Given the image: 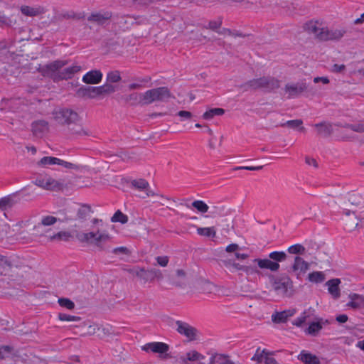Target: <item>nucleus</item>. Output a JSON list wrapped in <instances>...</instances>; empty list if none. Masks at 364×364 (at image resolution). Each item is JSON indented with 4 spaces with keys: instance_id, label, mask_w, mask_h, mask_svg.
Listing matches in <instances>:
<instances>
[{
    "instance_id": "5701e85b",
    "label": "nucleus",
    "mask_w": 364,
    "mask_h": 364,
    "mask_svg": "<svg viewBox=\"0 0 364 364\" xmlns=\"http://www.w3.org/2000/svg\"><path fill=\"white\" fill-rule=\"evenodd\" d=\"M132 185L140 191H144L147 196L154 195V192L149 188V183L144 179L134 180Z\"/></svg>"
},
{
    "instance_id": "473e14b6",
    "label": "nucleus",
    "mask_w": 364,
    "mask_h": 364,
    "mask_svg": "<svg viewBox=\"0 0 364 364\" xmlns=\"http://www.w3.org/2000/svg\"><path fill=\"white\" fill-rule=\"evenodd\" d=\"M269 353L267 352L265 349L261 350L259 348L257 349L255 355L252 358V360H255L258 363H261L263 360L265 361L266 356H269Z\"/></svg>"
},
{
    "instance_id": "4c0bfd02",
    "label": "nucleus",
    "mask_w": 364,
    "mask_h": 364,
    "mask_svg": "<svg viewBox=\"0 0 364 364\" xmlns=\"http://www.w3.org/2000/svg\"><path fill=\"white\" fill-rule=\"evenodd\" d=\"M286 92L290 97L301 92V88L299 87L296 85H287L286 86Z\"/></svg>"
},
{
    "instance_id": "4468645a",
    "label": "nucleus",
    "mask_w": 364,
    "mask_h": 364,
    "mask_svg": "<svg viewBox=\"0 0 364 364\" xmlns=\"http://www.w3.org/2000/svg\"><path fill=\"white\" fill-rule=\"evenodd\" d=\"M349 299L350 301L347 303L348 307L353 309L364 307V296L358 294H350Z\"/></svg>"
},
{
    "instance_id": "aec40b11",
    "label": "nucleus",
    "mask_w": 364,
    "mask_h": 364,
    "mask_svg": "<svg viewBox=\"0 0 364 364\" xmlns=\"http://www.w3.org/2000/svg\"><path fill=\"white\" fill-rule=\"evenodd\" d=\"M346 33V30L342 28L329 29L327 28L326 34L324 38V41L329 40H339L343 37Z\"/></svg>"
},
{
    "instance_id": "603ef678",
    "label": "nucleus",
    "mask_w": 364,
    "mask_h": 364,
    "mask_svg": "<svg viewBox=\"0 0 364 364\" xmlns=\"http://www.w3.org/2000/svg\"><path fill=\"white\" fill-rule=\"evenodd\" d=\"M99 330V326L96 324L90 325L88 327V331L85 335L92 336L94 335L97 331Z\"/></svg>"
},
{
    "instance_id": "20e7f679",
    "label": "nucleus",
    "mask_w": 364,
    "mask_h": 364,
    "mask_svg": "<svg viewBox=\"0 0 364 364\" xmlns=\"http://www.w3.org/2000/svg\"><path fill=\"white\" fill-rule=\"evenodd\" d=\"M35 185L47 191H58L62 188V183L49 176H41L38 177Z\"/></svg>"
},
{
    "instance_id": "423d86ee",
    "label": "nucleus",
    "mask_w": 364,
    "mask_h": 364,
    "mask_svg": "<svg viewBox=\"0 0 364 364\" xmlns=\"http://www.w3.org/2000/svg\"><path fill=\"white\" fill-rule=\"evenodd\" d=\"M184 364H205V356L196 350H191L181 357Z\"/></svg>"
},
{
    "instance_id": "6ab92c4d",
    "label": "nucleus",
    "mask_w": 364,
    "mask_h": 364,
    "mask_svg": "<svg viewBox=\"0 0 364 364\" xmlns=\"http://www.w3.org/2000/svg\"><path fill=\"white\" fill-rule=\"evenodd\" d=\"M110 17L111 13L108 11H100L92 14L88 17V21L101 24L108 20Z\"/></svg>"
},
{
    "instance_id": "13d9d810",
    "label": "nucleus",
    "mask_w": 364,
    "mask_h": 364,
    "mask_svg": "<svg viewBox=\"0 0 364 364\" xmlns=\"http://www.w3.org/2000/svg\"><path fill=\"white\" fill-rule=\"evenodd\" d=\"M239 246L237 244H230L227 246L226 251L228 252H233L238 250Z\"/></svg>"
},
{
    "instance_id": "dca6fc26",
    "label": "nucleus",
    "mask_w": 364,
    "mask_h": 364,
    "mask_svg": "<svg viewBox=\"0 0 364 364\" xmlns=\"http://www.w3.org/2000/svg\"><path fill=\"white\" fill-rule=\"evenodd\" d=\"M340 284L341 280L339 279H332L326 284L329 294L335 299H338L340 296Z\"/></svg>"
},
{
    "instance_id": "c85d7f7f",
    "label": "nucleus",
    "mask_w": 364,
    "mask_h": 364,
    "mask_svg": "<svg viewBox=\"0 0 364 364\" xmlns=\"http://www.w3.org/2000/svg\"><path fill=\"white\" fill-rule=\"evenodd\" d=\"M10 269L11 265L8 259L5 257L0 255V277L7 275Z\"/></svg>"
},
{
    "instance_id": "0e129e2a",
    "label": "nucleus",
    "mask_w": 364,
    "mask_h": 364,
    "mask_svg": "<svg viewBox=\"0 0 364 364\" xmlns=\"http://www.w3.org/2000/svg\"><path fill=\"white\" fill-rule=\"evenodd\" d=\"M316 127L318 128V132L321 134L325 133L327 126L324 124H316Z\"/></svg>"
},
{
    "instance_id": "58836bf2",
    "label": "nucleus",
    "mask_w": 364,
    "mask_h": 364,
    "mask_svg": "<svg viewBox=\"0 0 364 364\" xmlns=\"http://www.w3.org/2000/svg\"><path fill=\"white\" fill-rule=\"evenodd\" d=\"M58 304H60V306L64 307L69 310L73 309L75 307V304L73 303V301H72L69 299H65V298L59 299Z\"/></svg>"
},
{
    "instance_id": "8fccbe9b",
    "label": "nucleus",
    "mask_w": 364,
    "mask_h": 364,
    "mask_svg": "<svg viewBox=\"0 0 364 364\" xmlns=\"http://www.w3.org/2000/svg\"><path fill=\"white\" fill-rule=\"evenodd\" d=\"M100 87L102 88V92H103V95L110 94L115 91L114 87L109 84H105Z\"/></svg>"
},
{
    "instance_id": "f3484780",
    "label": "nucleus",
    "mask_w": 364,
    "mask_h": 364,
    "mask_svg": "<svg viewBox=\"0 0 364 364\" xmlns=\"http://www.w3.org/2000/svg\"><path fill=\"white\" fill-rule=\"evenodd\" d=\"M298 358L304 364L320 363L319 359L317 356L306 350H302L298 355Z\"/></svg>"
},
{
    "instance_id": "37998d69",
    "label": "nucleus",
    "mask_w": 364,
    "mask_h": 364,
    "mask_svg": "<svg viewBox=\"0 0 364 364\" xmlns=\"http://www.w3.org/2000/svg\"><path fill=\"white\" fill-rule=\"evenodd\" d=\"M288 252L290 254H302L304 252V247L301 245L296 244L290 246Z\"/></svg>"
},
{
    "instance_id": "2eb2a0df",
    "label": "nucleus",
    "mask_w": 364,
    "mask_h": 364,
    "mask_svg": "<svg viewBox=\"0 0 364 364\" xmlns=\"http://www.w3.org/2000/svg\"><path fill=\"white\" fill-rule=\"evenodd\" d=\"M59 220H60V219H58L54 216H52V215L43 216L41 218V222L35 226V230L38 232H43V230H42L43 227L53 225L55 224Z\"/></svg>"
},
{
    "instance_id": "bb28decb",
    "label": "nucleus",
    "mask_w": 364,
    "mask_h": 364,
    "mask_svg": "<svg viewBox=\"0 0 364 364\" xmlns=\"http://www.w3.org/2000/svg\"><path fill=\"white\" fill-rule=\"evenodd\" d=\"M346 215L347 217L350 218L349 220H346V228L348 231H351L355 229L358 225V220L356 218L355 215L353 213H350V211H346Z\"/></svg>"
},
{
    "instance_id": "7c9ffc66",
    "label": "nucleus",
    "mask_w": 364,
    "mask_h": 364,
    "mask_svg": "<svg viewBox=\"0 0 364 364\" xmlns=\"http://www.w3.org/2000/svg\"><path fill=\"white\" fill-rule=\"evenodd\" d=\"M197 233L201 236L215 237L216 235V230L214 227L198 228Z\"/></svg>"
},
{
    "instance_id": "ea45409f",
    "label": "nucleus",
    "mask_w": 364,
    "mask_h": 364,
    "mask_svg": "<svg viewBox=\"0 0 364 364\" xmlns=\"http://www.w3.org/2000/svg\"><path fill=\"white\" fill-rule=\"evenodd\" d=\"M121 80L120 74L118 71H112L107 75V81L109 82H117Z\"/></svg>"
},
{
    "instance_id": "864d4df0",
    "label": "nucleus",
    "mask_w": 364,
    "mask_h": 364,
    "mask_svg": "<svg viewBox=\"0 0 364 364\" xmlns=\"http://www.w3.org/2000/svg\"><path fill=\"white\" fill-rule=\"evenodd\" d=\"M314 82L315 83L322 82L323 84H328L329 79L328 77H316L314 78Z\"/></svg>"
},
{
    "instance_id": "6e6552de",
    "label": "nucleus",
    "mask_w": 364,
    "mask_h": 364,
    "mask_svg": "<svg viewBox=\"0 0 364 364\" xmlns=\"http://www.w3.org/2000/svg\"><path fill=\"white\" fill-rule=\"evenodd\" d=\"M330 321L323 318H316L315 321L311 322L309 326L305 329L306 334L316 336L324 326L329 325Z\"/></svg>"
},
{
    "instance_id": "2f4dec72",
    "label": "nucleus",
    "mask_w": 364,
    "mask_h": 364,
    "mask_svg": "<svg viewBox=\"0 0 364 364\" xmlns=\"http://www.w3.org/2000/svg\"><path fill=\"white\" fill-rule=\"evenodd\" d=\"M309 282L321 283L325 280V274L322 272H313L308 275Z\"/></svg>"
},
{
    "instance_id": "4d7b16f0",
    "label": "nucleus",
    "mask_w": 364,
    "mask_h": 364,
    "mask_svg": "<svg viewBox=\"0 0 364 364\" xmlns=\"http://www.w3.org/2000/svg\"><path fill=\"white\" fill-rule=\"evenodd\" d=\"M262 168V166H240L237 168V169H245V170H250V171H259Z\"/></svg>"
},
{
    "instance_id": "39448f33",
    "label": "nucleus",
    "mask_w": 364,
    "mask_h": 364,
    "mask_svg": "<svg viewBox=\"0 0 364 364\" xmlns=\"http://www.w3.org/2000/svg\"><path fill=\"white\" fill-rule=\"evenodd\" d=\"M54 118L60 124H68L75 122L77 118V114L69 109H58L54 112Z\"/></svg>"
},
{
    "instance_id": "3c124183",
    "label": "nucleus",
    "mask_w": 364,
    "mask_h": 364,
    "mask_svg": "<svg viewBox=\"0 0 364 364\" xmlns=\"http://www.w3.org/2000/svg\"><path fill=\"white\" fill-rule=\"evenodd\" d=\"M349 129L357 132H364V124H352L349 127Z\"/></svg>"
},
{
    "instance_id": "0eeeda50",
    "label": "nucleus",
    "mask_w": 364,
    "mask_h": 364,
    "mask_svg": "<svg viewBox=\"0 0 364 364\" xmlns=\"http://www.w3.org/2000/svg\"><path fill=\"white\" fill-rule=\"evenodd\" d=\"M176 330L180 334L186 336L188 341H193L197 338V330L186 323L177 321Z\"/></svg>"
},
{
    "instance_id": "cd10ccee",
    "label": "nucleus",
    "mask_w": 364,
    "mask_h": 364,
    "mask_svg": "<svg viewBox=\"0 0 364 364\" xmlns=\"http://www.w3.org/2000/svg\"><path fill=\"white\" fill-rule=\"evenodd\" d=\"M97 247H102V246L106 242L111 240V235L106 231H97Z\"/></svg>"
},
{
    "instance_id": "393cba45",
    "label": "nucleus",
    "mask_w": 364,
    "mask_h": 364,
    "mask_svg": "<svg viewBox=\"0 0 364 364\" xmlns=\"http://www.w3.org/2000/svg\"><path fill=\"white\" fill-rule=\"evenodd\" d=\"M187 208L189 209H196L198 212L201 213H205L208 211V205L203 200H197L193 201L191 205H187Z\"/></svg>"
},
{
    "instance_id": "a211bd4d",
    "label": "nucleus",
    "mask_w": 364,
    "mask_h": 364,
    "mask_svg": "<svg viewBox=\"0 0 364 364\" xmlns=\"http://www.w3.org/2000/svg\"><path fill=\"white\" fill-rule=\"evenodd\" d=\"M77 237L80 242L90 243L97 246V231L81 232L77 234Z\"/></svg>"
},
{
    "instance_id": "338daca9",
    "label": "nucleus",
    "mask_w": 364,
    "mask_h": 364,
    "mask_svg": "<svg viewBox=\"0 0 364 364\" xmlns=\"http://www.w3.org/2000/svg\"><path fill=\"white\" fill-rule=\"evenodd\" d=\"M355 24H361L364 23V13L361 16L356 18L354 21Z\"/></svg>"
},
{
    "instance_id": "6e6d98bb",
    "label": "nucleus",
    "mask_w": 364,
    "mask_h": 364,
    "mask_svg": "<svg viewBox=\"0 0 364 364\" xmlns=\"http://www.w3.org/2000/svg\"><path fill=\"white\" fill-rule=\"evenodd\" d=\"M336 319L338 323H344L348 321V317L346 314H340L336 316Z\"/></svg>"
},
{
    "instance_id": "69168bd1",
    "label": "nucleus",
    "mask_w": 364,
    "mask_h": 364,
    "mask_svg": "<svg viewBox=\"0 0 364 364\" xmlns=\"http://www.w3.org/2000/svg\"><path fill=\"white\" fill-rule=\"evenodd\" d=\"M265 364H277L276 360L271 356H266Z\"/></svg>"
},
{
    "instance_id": "bf43d9fd",
    "label": "nucleus",
    "mask_w": 364,
    "mask_h": 364,
    "mask_svg": "<svg viewBox=\"0 0 364 364\" xmlns=\"http://www.w3.org/2000/svg\"><path fill=\"white\" fill-rule=\"evenodd\" d=\"M178 114L183 119H190L192 117V114L188 111H180Z\"/></svg>"
},
{
    "instance_id": "052dcab7",
    "label": "nucleus",
    "mask_w": 364,
    "mask_h": 364,
    "mask_svg": "<svg viewBox=\"0 0 364 364\" xmlns=\"http://www.w3.org/2000/svg\"><path fill=\"white\" fill-rule=\"evenodd\" d=\"M218 33L219 34L223 35V36H231L232 35V31L230 29L225 28L219 29L218 31Z\"/></svg>"
},
{
    "instance_id": "e433bc0d",
    "label": "nucleus",
    "mask_w": 364,
    "mask_h": 364,
    "mask_svg": "<svg viewBox=\"0 0 364 364\" xmlns=\"http://www.w3.org/2000/svg\"><path fill=\"white\" fill-rule=\"evenodd\" d=\"M58 317L59 320L62 321H79L80 320L79 316L68 315L63 313H59Z\"/></svg>"
},
{
    "instance_id": "7ed1b4c3",
    "label": "nucleus",
    "mask_w": 364,
    "mask_h": 364,
    "mask_svg": "<svg viewBox=\"0 0 364 364\" xmlns=\"http://www.w3.org/2000/svg\"><path fill=\"white\" fill-rule=\"evenodd\" d=\"M304 28L316 38L324 41L328 27L323 20L312 19L304 24Z\"/></svg>"
},
{
    "instance_id": "f704fd0d",
    "label": "nucleus",
    "mask_w": 364,
    "mask_h": 364,
    "mask_svg": "<svg viewBox=\"0 0 364 364\" xmlns=\"http://www.w3.org/2000/svg\"><path fill=\"white\" fill-rule=\"evenodd\" d=\"M102 89L100 86L99 87H93L89 88L87 90V96L90 98H96L101 95H103V92H102Z\"/></svg>"
},
{
    "instance_id": "1a4fd4ad",
    "label": "nucleus",
    "mask_w": 364,
    "mask_h": 364,
    "mask_svg": "<svg viewBox=\"0 0 364 364\" xmlns=\"http://www.w3.org/2000/svg\"><path fill=\"white\" fill-rule=\"evenodd\" d=\"M39 166L47 167L50 165H60L66 168H73L75 165L61 160L56 157L53 156H45L43 157L37 164Z\"/></svg>"
},
{
    "instance_id": "5fc2aeb1",
    "label": "nucleus",
    "mask_w": 364,
    "mask_h": 364,
    "mask_svg": "<svg viewBox=\"0 0 364 364\" xmlns=\"http://www.w3.org/2000/svg\"><path fill=\"white\" fill-rule=\"evenodd\" d=\"M11 199L9 198H4L0 200V208H5L10 205Z\"/></svg>"
},
{
    "instance_id": "a18cd8bd",
    "label": "nucleus",
    "mask_w": 364,
    "mask_h": 364,
    "mask_svg": "<svg viewBox=\"0 0 364 364\" xmlns=\"http://www.w3.org/2000/svg\"><path fill=\"white\" fill-rule=\"evenodd\" d=\"M287 124L292 128L297 129L299 131H303L302 122L301 120H291L287 122Z\"/></svg>"
},
{
    "instance_id": "09e8293b",
    "label": "nucleus",
    "mask_w": 364,
    "mask_h": 364,
    "mask_svg": "<svg viewBox=\"0 0 364 364\" xmlns=\"http://www.w3.org/2000/svg\"><path fill=\"white\" fill-rule=\"evenodd\" d=\"M157 264H159L161 267H166L168 265L169 259L167 256H158L156 258Z\"/></svg>"
},
{
    "instance_id": "c756f323",
    "label": "nucleus",
    "mask_w": 364,
    "mask_h": 364,
    "mask_svg": "<svg viewBox=\"0 0 364 364\" xmlns=\"http://www.w3.org/2000/svg\"><path fill=\"white\" fill-rule=\"evenodd\" d=\"M225 111L222 108H213L207 110L203 115V119L209 120L213 119L215 116L223 115Z\"/></svg>"
},
{
    "instance_id": "680f3d73",
    "label": "nucleus",
    "mask_w": 364,
    "mask_h": 364,
    "mask_svg": "<svg viewBox=\"0 0 364 364\" xmlns=\"http://www.w3.org/2000/svg\"><path fill=\"white\" fill-rule=\"evenodd\" d=\"M248 257H249L248 255L245 254V253H240V252L235 253V257L238 260H244V259H247Z\"/></svg>"
},
{
    "instance_id": "f03ea898",
    "label": "nucleus",
    "mask_w": 364,
    "mask_h": 364,
    "mask_svg": "<svg viewBox=\"0 0 364 364\" xmlns=\"http://www.w3.org/2000/svg\"><path fill=\"white\" fill-rule=\"evenodd\" d=\"M171 95L166 87H159L146 91L139 95V102L145 105L151 104L155 101H163L168 99Z\"/></svg>"
},
{
    "instance_id": "412c9836",
    "label": "nucleus",
    "mask_w": 364,
    "mask_h": 364,
    "mask_svg": "<svg viewBox=\"0 0 364 364\" xmlns=\"http://www.w3.org/2000/svg\"><path fill=\"white\" fill-rule=\"evenodd\" d=\"M254 262H257L261 269H268L271 271H277L279 268V264L278 263L272 262L268 259H255Z\"/></svg>"
},
{
    "instance_id": "774afa93",
    "label": "nucleus",
    "mask_w": 364,
    "mask_h": 364,
    "mask_svg": "<svg viewBox=\"0 0 364 364\" xmlns=\"http://www.w3.org/2000/svg\"><path fill=\"white\" fill-rule=\"evenodd\" d=\"M355 346L364 351V339L356 343Z\"/></svg>"
},
{
    "instance_id": "c03bdc74",
    "label": "nucleus",
    "mask_w": 364,
    "mask_h": 364,
    "mask_svg": "<svg viewBox=\"0 0 364 364\" xmlns=\"http://www.w3.org/2000/svg\"><path fill=\"white\" fill-rule=\"evenodd\" d=\"M222 24L221 19H217L210 21L207 26H205L206 28L213 30V31H218L220 29V26Z\"/></svg>"
},
{
    "instance_id": "a19ab883",
    "label": "nucleus",
    "mask_w": 364,
    "mask_h": 364,
    "mask_svg": "<svg viewBox=\"0 0 364 364\" xmlns=\"http://www.w3.org/2000/svg\"><path fill=\"white\" fill-rule=\"evenodd\" d=\"M112 222H119L122 224H124L127 222V216L123 214L122 213L118 211L115 213V214L112 218Z\"/></svg>"
},
{
    "instance_id": "a878e982",
    "label": "nucleus",
    "mask_w": 364,
    "mask_h": 364,
    "mask_svg": "<svg viewBox=\"0 0 364 364\" xmlns=\"http://www.w3.org/2000/svg\"><path fill=\"white\" fill-rule=\"evenodd\" d=\"M230 358L223 354L216 353L210 358V364H231Z\"/></svg>"
},
{
    "instance_id": "9d476101",
    "label": "nucleus",
    "mask_w": 364,
    "mask_h": 364,
    "mask_svg": "<svg viewBox=\"0 0 364 364\" xmlns=\"http://www.w3.org/2000/svg\"><path fill=\"white\" fill-rule=\"evenodd\" d=\"M141 349L146 352L163 354L168 350L169 347L167 344L162 342H151L144 345Z\"/></svg>"
},
{
    "instance_id": "9b49d317",
    "label": "nucleus",
    "mask_w": 364,
    "mask_h": 364,
    "mask_svg": "<svg viewBox=\"0 0 364 364\" xmlns=\"http://www.w3.org/2000/svg\"><path fill=\"white\" fill-rule=\"evenodd\" d=\"M102 73L99 70H92L82 77V82L86 84H98L102 80Z\"/></svg>"
},
{
    "instance_id": "4be33fe9",
    "label": "nucleus",
    "mask_w": 364,
    "mask_h": 364,
    "mask_svg": "<svg viewBox=\"0 0 364 364\" xmlns=\"http://www.w3.org/2000/svg\"><path fill=\"white\" fill-rule=\"evenodd\" d=\"M295 314L294 310H287L282 312H277L272 315V320L274 323L285 322L288 318Z\"/></svg>"
},
{
    "instance_id": "b1692460",
    "label": "nucleus",
    "mask_w": 364,
    "mask_h": 364,
    "mask_svg": "<svg viewBox=\"0 0 364 364\" xmlns=\"http://www.w3.org/2000/svg\"><path fill=\"white\" fill-rule=\"evenodd\" d=\"M270 82H273V80H269L266 77H262L259 79H255L250 82V86L254 89L261 88V87H270Z\"/></svg>"
},
{
    "instance_id": "e2e57ef3",
    "label": "nucleus",
    "mask_w": 364,
    "mask_h": 364,
    "mask_svg": "<svg viewBox=\"0 0 364 364\" xmlns=\"http://www.w3.org/2000/svg\"><path fill=\"white\" fill-rule=\"evenodd\" d=\"M306 163L309 166H313L314 167H317V162L313 158H306Z\"/></svg>"
},
{
    "instance_id": "72a5a7b5",
    "label": "nucleus",
    "mask_w": 364,
    "mask_h": 364,
    "mask_svg": "<svg viewBox=\"0 0 364 364\" xmlns=\"http://www.w3.org/2000/svg\"><path fill=\"white\" fill-rule=\"evenodd\" d=\"M47 124L45 122H37L33 124V132L38 135L47 130Z\"/></svg>"
},
{
    "instance_id": "de8ad7c7",
    "label": "nucleus",
    "mask_w": 364,
    "mask_h": 364,
    "mask_svg": "<svg viewBox=\"0 0 364 364\" xmlns=\"http://www.w3.org/2000/svg\"><path fill=\"white\" fill-rule=\"evenodd\" d=\"M346 66L344 64H334L331 68V71L335 73H342L345 71Z\"/></svg>"
},
{
    "instance_id": "79ce46f5",
    "label": "nucleus",
    "mask_w": 364,
    "mask_h": 364,
    "mask_svg": "<svg viewBox=\"0 0 364 364\" xmlns=\"http://www.w3.org/2000/svg\"><path fill=\"white\" fill-rule=\"evenodd\" d=\"M286 253L284 252H272L269 254V257L272 259L277 262L284 261L286 259Z\"/></svg>"
},
{
    "instance_id": "f257e3e1",
    "label": "nucleus",
    "mask_w": 364,
    "mask_h": 364,
    "mask_svg": "<svg viewBox=\"0 0 364 364\" xmlns=\"http://www.w3.org/2000/svg\"><path fill=\"white\" fill-rule=\"evenodd\" d=\"M67 63L65 60H56L50 63L43 68V74L55 79L64 80L71 78L75 74L81 70V66L77 64H73L61 70Z\"/></svg>"
},
{
    "instance_id": "ddd939ff",
    "label": "nucleus",
    "mask_w": 364,
    "mask_h": 364,
    "mask_svg": "<svg viewBox=\"0 0 364 364\" xmlns=\"http://www.w3.org/2000/svg\"><path fill=\"white\" fill-rule=\"evenodd\" d=\"M45 236L50 242L69 241L72 235L68 231H60L57 233L50 234V230L45 231Z\"/></svg>"
},
{
    "instance_id": "c9c22d12",
    "label": "nucleus",
    "mask_w": 364,
    "mask_h": 364,
    "mask_svg": "<svg viewBox=\"0 0 364 364\" xmlns=\"http://www.w3.org/2000/svg\"><path fill=\"white\" fill-rule=\"evenodd\" d=\"M21 11L23 14L29 16H34L39 14L38 9L28 6H21Z\"/></svg>"
},
{
    "instance_id": "49530a36",
    "label": "nucleus",
    "mask_w": 364,
    "mask_h": 364,
    "mask_svg": "<svg viewBox=\"0 0 364 364\" xmlns=\"http://www.w3.org/2000/svg\"><path fill=\"white\" fill-rule=\"evenodd\" d=\"M307 318V312L304 311L300 315V316L294 320L293 323L296 326H301L306 321Z\"/></svg>"
},
{
    "instance_id": "f8f14e48",
    "label": "nucleus",
    "mask_w": 364,
    "mask_h": 364,
    "mask_svg": "<svg viewBox=\"0 0 364 364\" xmlns=\"http://www.w3.org/2000/svg\"><path fill=\"white\" fill-rule=\"evenodd\" d=\"M309 268V264L307 262H306L300 257H295L294 262L292 266V269L296 273L297 278H299L301 275L306 273Z\"/></svg>"
}]
</instances>
